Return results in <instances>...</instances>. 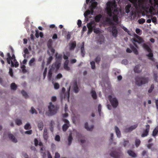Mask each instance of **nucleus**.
I'll return each instance as SVG.
<instances>
[{"label": "nucleus", "mask_w": 158, "mask_h": 158, "mask_svg": "<svg viewBox=\"0 0 158 158\" xmlns=\"http://www.w3.org/2000/svg\"><path fill=\"white\" fill-rule=\"evenodd\" d=\"M121 154L120 151L119 150L118 152L114 151L111 152L110 153V155L114 158H119Z\"/></svg>", "instance_id": "nucleus-9"}, {"label": "nucleus", "mask_w": 158, "mask_h": 158, "mask_svg": "<svg viewBox=\"0 0 158 158\" xmlns=\"http://www.w3.org/2000/svg\"><path fill=\"white\" fill-rule=\"evenodd\" d=\"M48 130L46 128L44 129L43 133V137L45 140H47L48 138Z\"/></svg>", "instance_id": "nucleus-15"}, {"label": "nucleus", "mask_w": 158, "mask_h": 158, "mask_svg": "<svg viewBox=\"0 0 158 158\" xmlns=\"http://www.w3.org/2000/svg\"><path fill=\"white\" fill-rule=\"evenodd\" d=\"M127 153L130 156L132 157H135L137 156L136 154L131 150H128Z\"/></svg>", "instance_id": "nucleus-19"}, {"label": "nucleus", "mask_w": 158, "mask_h": 158, "mask_svg": "<svg viewBox=\"0 0 158 158\" xmlns=\"http://www.w3.org/2000/svg\"><path fill=\"white\" fill-rule=\"evenodd\" d=\"M73 89L75 93H78L79 90V89L78 87L77 82L76 81H74L73 82Z\"/></svg>", "instance_id": "nucleus-13"}, {"label": "nucleus", "mask_w": 158, "mask_h": 158, "mask_svg": "<svg viewBox=\"0 0 158 158\" xmlns=\"http://www.w3.org/2000/svg\"><path fill=\"white\" fill-rule=\"evenodd\" d=\"M73 139V138L72 136V134L71 133H70L69 134L68 139V145L70 146L71 144Z\"/></svg>", "instance_id": "nucleus-24"}, {"label": "nucleus", "mask_w": 158, "mask_h": 158, "mask_svg": "<svg viewBox=\"0 0 158 158\" xmlns=\"http://www.w3.org/2000/svg\"><path fill=\"white\" fill-rule=\"evenodd\" d=\"M91 14L89 10H87L84 14V15L85 17L86 18L88 15Z\"/></svg>", "instance_id": "nucleus-50"}, {"label": "nucleus", "mask_w": 158, "mask_h": 158, "mask_svg": "<svg viewBox=\"0 0 158 158\" xmlns=\"http://www.w3.org/2000/svg\"><path fill=\"white\" fill-rule=\"evenodd\" d=\"M76 46V43L75 41H73L70 45L69 49L70 50H73Z\"/></svg>", "instance_id": "nucleus-28"}, {"label": "nucleus", "mask_w": 158, "mask_h": 158, "mask_svg": "<svg viewBox=\"0 0 158 158\" xmlns=\"http://www.w3.org/2000/svg\"><path fill=\"white\" fill-rule=\"evenodd\" d=\"M134 36L135 38L133 39V41L135 42H136L139 44H141L144 42V40L143 39L136 35L135 34Z\"/></svg>", "instance_id": "nucleus-8"}, {"label": "nucleus", "mask_w": 158, "mask_h": 158, "mask_svg": "<svg viewBox=\"0 0 158 158\" xmlns=\"http://www.w3.org/2000/svg\"><path fill=\"white\" fill-rule=\"evenodd\" d=\"M8 136L9 139L11 140L12 142L15 143H16L17 142V139L13 134H9Z\"/></svg>", "instance_id": "nucleus-16"}, {"label": "nucleus", "mask_w": 158, "mask_h": 158, "mask_svg": "<svg viewBox=\"0 0 158 158\" xmlns=\"http://www.w3.org/2000/svg\"><path fill=\"white\" fill-rule=\"evenodd\" d=\"M6 56H7L6 60L7 63L9 64H10V62L11 60H12V61H16V60L15 59V57L14 54H13L12 56H11L10 53L9 52H8L7 53Z\"/></svg>", "instance_id": "nucleus-7"}, {"label": "nucleus", "mask_w": 158, "mask_h": 158, "mask_svg": "<svg viewBox=\"0 0 158 158\" xmlns=\"http://www.w3.org/2000/svg\"><path fill=\"white\" fill-rule=\"evenodd\" d=\"M60 66V61H56L55 63H53L50 69L56 72L59 69Z\"/></svg>", "instance_id": "nucleus-6"}, {"label": "nucleus", "mask_w": 158, "mask_h": 158, "mask_svg": "<svg viewBox=\"0 0 158 158\" xmlns=\"http://www.w3.org/2000/svg\"><path fill=\"white\" fill-rule=\"evenodd\" d=\"M60 157V155L58 152H56L55 156V158H59Z\"/></svg>", "instance_id": "nucleus-64"}, {"label": "nucleus", "mask_w": 158, "mask_h": 158, "mask_svg": "<svg viewBox=\"0 0 158 158\" xmlns=\"http://www.w3.org/2000/svg\"><path fill=\"white\" fill-rule=\"evenodd\" d=\"M101 109L102 106L101 104H99L98 106V111L100 116L101 115Z\"/></svg>", "instance_id": "nucleus-52"}, {"label": "nucleus", "mask_w": 158, "mask_h": 158, "mask_svg": "<svg viewBox=\"0 0 158 158\" xmlns=\"http://www.w3.org/2000/svg\"><path fill=\"white\" fill-rule=\"evenodd\" d=\"M9 73L10 75L12 77L13 76V70L12 69L10 68L9 69Z\"/></svg>", "instance_id": "nucleus-60"}, {"label": "nucleus", "mask_w": 158, "mask_h": 158, "mask_svg": "<svg viewBox=\"0 0 158 158\" xmlns=\"http://www.w3.org/2000/svg\"><path fill=\"white\" fill-rule=\"evenodd\" d=\"M90 64L91 65L92 69H94L95 67V62L92 61L90 62Z\"/></svg>", "instance_id": "nucleus-51"}, {"label": "nucleus", "mask_w": 158, "mask_h": 158, "mask_svg": "<svg viewBox=\"0 0 158 158\" xmlns=\"http://www.w3.org/2000/svg\"><path fill=\"white\" fill-rule=\"evenodd\" d=\"M24 128L25 130H28L31 129V126L29 123H27L24 126Z\"/></svg>", "instance_id": "nucleus-42"}, {"label": "nucleus", "mask_w": 158, "mask_h": 158, "mask_svg": "<svg viewBox=\"0 0 158 158\" xmlns=\"http://www.w3.org/2000/svg\"><path fill=\"white\" fill-rule=\"evenodd\" d=\"M63 121L65 123L62 126V130L64 131H66L69 127V122L67 119H64Z\"/></svg>", "instance_id": "nucleus-10"}, {"label": "nucleus", "mask_w": 158, "mask_h": 158, "mask_svg": "<svg viewBox=\"0 0 158 158\" xmlns=\"http://www.w3.org/2000/svg\"><path fill=\"white\" fill-rule=\"evenodd\" d=\"M53 59V57L52 56H50L48 59L47 64H50Z\"/></svg>", "instance_id": "nucleus-49"}, {"label": "nucleus", "mask_w": 158, "mask_h": 158, "mask_svg": "<svg viewBox=\"0 0 158 158\" xmlns=\"http://www.w3.org/2000/svg\"><path fill=\"white\" fill-rule=\"evenodd\" d=\"M54 122L53 121H51L50 123V130L52 132L53 131V125L54 124Z\"/></svg>", "instance_id": "nucleus-37"}, {"label": "nucleus", "mask_w": 158, "mask_h": 158, "mask_svg": "<svg viewBox=\"0 0 158 158\" xmlns=\"http://www.w3.org/2000/svg\"><path fill=\"white\" fill-rule=\"evenodd\" d=\"M64 69L66 70L69 71L70 70V68L68 66V65H64Z\"/></svg>", "instance_id": "nucleus-56"}, {"label": "nucleus", "mask_w": 158, "mask_h": 158, "mask_svg": "<svg viewBox=\"0 0 158 158\" xmlns=\"http://www.w3.org/2000/svg\"><path fill=\"white\" fill-rule=\"evenodd\" d=\"M32 131L31 130H30L26 131L25 132V133L26 134L30 135L32 134Z\"/></svg>", "instance_id": "nucleus-63"}, {"label": "nucleus", "mask_w": 158, "mask_h": 158, "mask_svg": "<svg viewBox=\"0 0 158 158\" xmlns=\"http://www.w3.org/2000/svg\"><path fill=\"white\" fill-rule=\"evenodd\" d=\"M139 65H137L135 67L134 69L135 73H139L141 72V70H139Z\"/></svg>", "instance_id": "nucleus-29"}, {"label": "nucleus", "mask_w": 158, "mask_h": 158, "mask_svg": "<svg viewBox=\"0 0 158 158\" xmlns=\"http://www.w3.org/2000/svg\"><path fill=\"white\" fill-rule=\"evenodd\" d=\"M153 77L154 80L157 82V81L158 76L157 74L154 73L153 74Z\"/></svg>", "instance_id": "nucleus-57"}, {"label": "nucleus", "mask_w": 158, "mask_h": 158, "mask_svg": "<svg viewBox=\"0 0 158 158\" xmlns=\"http://www.w3.org/2000/svg\"><path fill=\"white\" fill-rule=\"evenodd\" d=\"M135 84L138 86H141L143 85L148 83L149 78L148 77L143 76H137L135 78Z\"/></svg>", "instance_id": "nucleus-2"}, {"label": "nucleus", "mask_w": 158, "mask_h": 158, "mask_svg": "<svg viewBox=\"0 0 158 158\" xmlns=\"http://www.w3.org/2000/svg\"><path fill=\"white\" fill-rule=\"evenodd\" d=\"M81 53L82 56L83 57L84 56L85 54V52L84 48V43L83 42L82 43L81 46Z\"/></svg>", "instance_id": "nucleus-14"}, {"label": "nucleus", "mask_w": 158, "mask_h": 158, "mask_svg": "<svg viewBox=\"0 0 158 158\" xmlns=\"http://www.w3.org/2000/svg\"><path fill=\"white\" fill-rule=\"evenodd\" d=\"M108 98L113 107L114 108L117 107L118 105L117 99L115 98H113L111 95H109Z\"/></svg>", "instance_id": "nucleus-5"}, {"label": "nucleus", "mask_w": 158, "mask_h": 158, "mask_svg": "<svg viewBox=\"0 0 158 158\" xmlns=\"http://www.w3.org/2000/svg\"><path fill=\"white\" fill-rule=\"evenodd\" d=\"M0 84L4 87H5L6 86V83L4 81L1 77H0Z\"/></svg>", "instance_id": "nucleus-40"}, {"label": "nucleus", "mask_w": 158, "mask_h": 158, "mask_svg": "<svg viewBox=\"0 0 158 158\" xmlns=\"http://www.w3.org/2000/svg\"><path fill=\"white\" fill-rule=\"evenodd\" d=\"M153 23H155L156 22V17H153L151 19V20Z\"/></svg>", "instance_id": "nucleus-59"}, {"label": "nucleus", "mask_w": 158, "mask_h": 158, "mask_svg": "<svg viewBox=\"0 0 158 158\" xmlns=\"http://www.w3.org/2000/svg\"><path fill=\"white\" fill-rule=\"evenodd\" d=\"M87 27L89 29L88 32H91L94 27L93 22H90L87 24Z\"/></svg>", "instance_id": "nucleus-12"}, {"label": "nucleus", "mask_w": 158, "mask_h": 158, "mask_svg": "<svg viewBox=\"0 0 158 158\" xmlns=\"http://www.w3.org/2000/svg\"><path fill=\"white\" fill-rule=\"evenodd\" d=\"M10 87L11 89L16 90L17 89V86L15 83H13L11 84Z\"/></svg>", "instance_id": "nucleus-33"}, {"label": "nucleus", "mask_w": 158, "mask_h": 158, "mask_svg": "<svg viewBox=\"0 0 158 158\" xmlns=\"http://www.w3.org/2000/svg\"><path fill=\"white\" fill-rule=\"evenodd\" d=\"M158 133V128L156 127L153 130L152 135L153 136H156Z\"/></svg>", "instance_id": "nucleus-36"}, {"label": "nucleus", "mask_w": 158, "mask_h": 158, "mask_svg": "<svg viewBox=\"0 0 158 158\" xmlns=\"http://www.w3.org/2000/svg\"><path fill=\"white\" fill-rule=\"evenodd\" d=\"M53 71L51 69H50L49 70L48 74V80L49 81H51L52 80V72Z\"/></svg>", "instance_id": "nucleus-27"}, {"label": "nucleus", "mask_w": 158, "mask_h": 158, "mask_svg": "<svg viewBox=\"0 0 158 158\" xmlns=\"http://www.w3.org/2000/svg\"><path fill=\"white\" fill-rule=\"evenodd\" d=\"M59 85L57 83H56L54 84V88L56 89H58L59 88Z\"/></svg>", "instance_id": "nucleus-54"}, {"label": "nucleus", "mask_w": 158, "mask_h": 158, "mask_svg": "<svg viewBox=\"0 0 158 158\" xmlns=\"http://www.w3.org/2000/svg\"><path fill=\"white\" fill-rule=\"evenodd\" d=\"M102 17V15L101 14H99L97 15L95 17V20L97 22H99L100 19Z\"/></svg>", "instance_id": "nucleus-30"}, {"label": "nucleus", "mask_w": 158, "mask_h": 158, "mask_svg": "<svg viewBox=\"0 0 158 158\" xmlns=\"http://www.w3.org/2000/svg\"><path fill=\"white\" fill-rule=\"evenodd\" d=\"M82 22L81 20L79 19L78 20L77 24L79 27H80L81 26Z\"/></svg>", "instance_id": "nucleus-61"}, {"label": "nucleus", "mask_w": 158, "mask_h": 158, "mask_svg": "<svg viewBox=\"0 0 158 158\" xmlns=\"http://www.w3.org/2000/svg\"><path fill=\"white\" fill-rule=\"evenodd\" d=\"M94 126L92 125L90 127H89L88 126V123L87 122H86L85 124V128L87 129L88 131H92L93 128H94Z\"/></svg>", "instance_id": "nucleus-22"}, {"label": "nucleus", "mask_w": 158, "mask_h": 158, "mask_svg": "<svg viewBox=\"0 0 158 158\" xmlns=\"http://www.w3.org/2000/svg\"><path fill=\"white\" fill-rule=\"evenodd\" d=\"M92 96L94 99H96L97 98V96L96 92L94 90H92L91 92Z\"/></svg>", "instance_id": "nucleus-34"}, {"label": "nucleus", "mask_w": 158, "mask_h": 158, "mask_svg": "<svg viewBox=\"0 0 158 158\" xmlns=\"http://www.w3.org/2000/svg\"><path fill=\"white\" fill-rule=\"evenodd\" d=\"M130 47L131 49L132 50L133 52L136 55H137L138 54V52L136 49L133 45L131 44H130Z\"/></svg>", "instance_id": "nucleus-20"}, {"label": "nucleus", "mask_w": 158, "mask_h": 158, "mask_svg": "<svg viewBox=\"0 0 158 158\" xmlns=\"http://www.w3.org/2000/svg\"><path fill=\"white\" fill-rule=\"evenodd\" d=\"M145 21V20L144 19L141 18L138 20V22H139V24H142L144 23Z\"/></svg>", "instance_id": "nucleus-45"}, {"label": "nucleus", "mask_w": 158, "mask_h": 158, "mask_svg": "<svg viewBox=\"0 0 158 158\" xmlns=\"http://www.w3.org/2000/svg\"><path fill=\"white\" fill-rule=\"evenodd\" d=\"M30 112L32 114L34 113L37 114L36 111L35 110V109L32 107H31V109L30 110Z\"/></svg>", "instance_id": "nucleus-48"}, {"label": "nucleus", "mask_w": 158, "mask_h": 158, "mask_svg": "<svg viewBox=\"0 0 158 158\" xmlns=\"http://www.w3.org/2000/svg\"><path fill=\"white\" fill-rule=\"evenodd\" d=\"M131 7V5L130 4H128L127 6L125 7V12L127 13H129L130 11V8Z\"/></svg>", "instance_id": "nucleus-32"}, {"label": "nucleus", "mask_w": 158, "mask_h": 158, "mask_svg": "<svg viewBox=\"0 0 158 158\" xmlns=\"http://www.w3.org/2000/svg\"><path fill=\"white\" fill-rule=\"evenodd\" d=\"M35 61V59L34 57L32 58L29 61V65L31 66L34 65L35 64L34 62Z\"/></svg>", "instance_id": "nucleus-31"}, {"label": "nucleus", "mask_w": 158, "mask_h": 158, "mask_svg": "<svg viewBox=\"0 0 158 158\" xmlns=\"http://www.w3.org/2000/svg\"><path fill=\"white\" fill-rule=\"evenodd\" d=\"M154 84H152L151 85L150 88L148 90V92L149 93H151L152 91H153V89H154Z\"/></svg>", "instance_id": "nucleus-44"}, {"label": "nucleus", "mask_w": 158, "mask_h": 158, "mask_svg": "<svg viewBox=\"0 0 158 158\" xmlns=\"http://www.w3.org/2000/svg\"><path fill=\"white\" fill-rule=\"evenodd\" d=\"M149 2L153 6H155L158 5V0H149Z\"/></svg>", "instance_id": "nucleus-18"}, {"label": "nucleus", "mask_w": 158, "mask_h": 158, "mask_svg": "<svg viewBox=\"0 0 158 158\" xmlns=\"http://www.w3.org/2000/svg\"><path fill=\"white\" fill-rule=\"evenodd\" d=\"M143 48L149 52V54L147 55V56L149 57V59L152 61H154V58H153V54L152 52V50L149 46L145 43L142 45Z\"/></svg>", "instance_id": "nucleus-4"}, {"label": "nucleus", "mask_w": 158, "mask_h": 158, "mask_svg": "<svg viewBox=\"0 0 158 158\" xmlns=\"http://www.w3.org/2000/svg\"><path fill=\"white\" fill-rule=\"evenodd\" d=\"M123 29L124 30L127 32L128 34L129 35H131V34H130V31L128 30L127 28L126 27H123Z\"/></svg>", "instance_id": "nucleus-58"}, {"label": "nucleus", "mask_w": 158, "mask_h": 158, "mask_svg": "<svg viewBox=\"0 0 158 158\" xmlns=\"http://www.w3.org/2000/svg\"><path fill=\"white\" fill-rule=\"evenodd\" d=\"M94 32L96 34H99L100 32L99 28H96L94 29Z\"/></svg>", "instance_id": "nucleus-46"}, {"label": "nucleus", "mask_w": 158, "mask_h": 158, "mask_svg": "<svg viewBox=\"0 0 158 158\" xmlns=\"http://www.w3.org/2000/svg\"><path fill=\"white\" fill-rule=\"evenodd\" d=\"M21 94L25 98H26L28 97V95L27 92L24 90H23L21 91Z\"/></svg>", "instance_id": "nucleus-43"}, {"label": "nucleus", "mask_w": 158, "mask_h": 158, "mask_svg": "<svg viewBox=\"0 0 158 158\" xmlns=\"http://www.w3.org/2000/svg\"><path fill=\"white\" fill-rule=\"evenodd\" d=\"M115 130L117 136L118 138H120L121 135V132L118 127L115 126Z\"/></svg>", "instance_id": "nucleus-21"}, {"label": "nucleus", "mask_w": 158, "mask_h": 158, "mask_svg": "<svg viewBox=\"0 0 158 158\" xmlns=\"http://www.w3.org/2000/svg\"><path fill=\"white\" fill-rule=\"evenodd\" d=\"M10 64H11V66L12 67H17L18 66L19 64L18 62L16 60V61H13L12 60L11 61Z\"/></svg>", "instance_id": "nucleus-26"}, {"label": "nucleus", "mask_w": 158, "mask_h": 158, "mask_svg": "<svg viewBox=\"0 0 158 158\" xmlns=\"http://www.w3.org/2000/svg\"><path fill=\"white\" fill-rule=\"evenodd\" d=\"M62 75L61 73H59L57 75L56 77V78L57 79H60L61 78H62Z\"/></svg>", "instance_id": "nucleus-62"}, {"label": "nucleus", "mask_w": 158, "mask_h": 158, "mask_svg": "<svg viewBox=\"0 0 158 158\" xmlns=\"http://www.w3.org/2000/svg\"><path fill=\"white\" fill-rule=\"evenodd\" d=\"M140 143L141 142L140 139H136L135 140V145L137 147H139L140 144Z\"/></svg>", "instance_id": "nucleus-39"}, {"label": "nucleus", "mask_w": 158, "mask_h": 158, "mask_svg": "<svg viewBox=\"0 0 158 158\" xmlns=\"http://www.w3.org/2000/svg\"><path fill=\"white\" fill-rule=\"evenodd\" d=\"M138 124H135V125L132 126L131 127L127 128L126 129V131L127 132H131L133 130L135 129L138 126Z\"/></svg>", "instance_id": "nucleus-17"}, {"label": "nucleus", "mask_w": 158, "mask_h": 158, "mask_svg": "<svg viewBox=\"0 0 158 158\" xmlns=\"http://www.w3.org/2000/svg\"><path fill=\"white\" fill-rule=\"evenodd\" d=\"M146 129L144 130L143 133L141 135L142 137H144L147 136L148 134L149 131L150 126L149 125H147L146 126Z\"/></svg>", "instance_id": "nucleus-11"}, {"label": "nucleus", "mask_w": 158, "mask_h": 158, "mask_svg": "<svg viewBox=\"0 0 158 158\" xmlns=\"http://www.w3.org/2000/svg\"><path fill=\"white\" fill-rule=\"evenodd\" d=\"M49 116H52L55 114L57 112L59 108L57 106L53 105L52 102H50L48 106Z\"/></svg>", "instance_id": "nucleus-3"}, {"label": "nucleus", "mask_w": 158, "mask_h": 158, "mask_svg": "<svg viewBox=\"0 0 158 158\" xmlns=\"http://www.w3.org/2000/svg\"><path fill=\"white\" fill-rule=\"evenodd\" d=\"M47 68H46L44 70V72L43 73V77H44L43 79H44L46 77V73H47Z\"/></svg>", "instance_id": "nucleus-53"}, {"label": "nucleus", "mask_w": 158, "mask_h": 158, "mask_svg": "<svg viewBox=\"0 0 158 158\" xmlns=\"http://www.w3.org/2000/svg\"><path fill=\"white\" fill-rule=\"evenodd\" d=\"M107 13L110 17H112V19L109 17H106L105 21L111 26L108 28V30L109 32L112 33V35L115 38L117 37L118 32L116 27L114 25L112 21L118 23V12L116 9H114L112 12V9L113 8L112 4L110 2H108L107 3Z\"/></svg>", "instance_id": "nucleus-1"}, {"label": "nucleus", "mask_w": 158, "mask_h": 158, "mask_svg": "<svg viewBox=\"0 0 158 158\" xmlns=\"http://www.w3.org/2000/svg\"><path fill=\"white\" fill-rule=\"evenodd\" d=\"M90 3H91V4L89 6V7L92 8H93L96 9L98 5L97 2L95 1H93L92 2H91L90 1Z\"/></svg>", "instance_id": "nucleus-23"}, {"label": "nucleus", "mask_w": 158, "mask_h": 158, "mask_svg": "<svg viewBox=\"0 0 158 158\" xmlns=\"http://www.w3.org/2000/svg\"><path fill=\"white\" fill-rule=\"evenodd\" d=\"M44 125L42 121H40L38 122V127L40 130H42L43 127Z\"/></svg>", "instance_id": "nucleus-25"}, {"label": "nucleus", "mask_w": 158, "mask_h": 158, "mask_svg": "<svg viewBox=\"0 0 158 158\" xmlns=\"http://www.w3.org/2000/svg\"><path fill=\"white\" fill-rule=\"evenodd\" d=\"M52 40L51 39H49L48 40L47 43V46L49 49H50L52 47Z\"/></svg>", "instance_id": "nucleus-35"}, {"label": "nucleus", "mask_w": 158, "mask_h": 158, "mask_svg": "<svg viewBox=\"0 0 158 158\" xmlns=\"http://www.w3.org/2000/svg\"><path fill=\"white\" fill-rule=\"evenodd\" d=\"M55 56L56 58L59 60L58 61H60L61 62V60L62 59V55L60 54L58 55L57 53H56Z\"/></svg>", "instance_id": "nucleus-41"}, {"label": "nucleus", "mask_w": 158, "mask_h": 158, "mask_svg": "<svg viewBox=\"0 0 158 158\" xmlns=\"http://www.w3.org/2000/svg\"><path fill=\"white\" fill-rule=\"evenodd\" d=\"M101 60V57L100 56H97L95 59V61L98 64Z\"/></svg>", "instance_id": "nucleus-47"}, {"label": "nucleus", "mask_w": 158, "mask_h": 158, "mask_svg": "<svg viewBox=\"0 0 158 158\" xmlns=\"http://www.w3.org/2000/svg\"><path fill=\"white\" fill-rule=\"evenodd\" d=\"M15 122L16 124L18 126H20L22 124L21 120L19 119H16L15 120Z\"/></svg>", "instance_id": "nucleus-38"}, {"label": "nucleus", "mask_w": 158, "mask_h": 158, "mask_svg": "<svg viewBox=\"0 0 158 158\" xmlns=\"http://www.w3.org/2000/svg\"><path fill=\"white\" fill-rule=\"evenodd\" d=\"M55 140L57 141H59L60 140V137L59 135H57L56 136L55 138Z\"/></svg>", "instance_id": "nucleus-55"}]
</instances>
